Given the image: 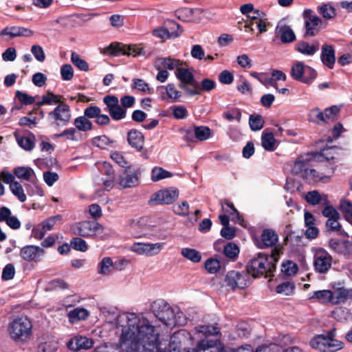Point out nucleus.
I'll return each instance as SVG.
<instances>
[{
    "label": "nucleus",
    "instance_id": "1",
    "mask_svg": "<svg viewBox=\"0 0 352 352\" xmlns=\"http://www.w3.org/2000/svg\"><path fill=\"white\" fill-rule=\"evenodd\" d=\"M116 326L121 328L119 346L104 344L93 352H172L169 346L162 348L157 327L145 317L135 313H124L116 316Z\"/></svg>",
    "mask_w": 352,
    "mask_h": 352
},
{
    "label": "nucleus",
    "instance_id": "2",
    "mask_svg": "<svg viewBox=\"0 0 352 352\" xmlns=\"http://www.w3.org/2000/svg\"><path fill=\"white\" fill-rule=\"evenodd\" d=\"M278 256L279 252L276 249L270 254L258 253L248 263L247 272L254 278L270 277L276 270Z\"/></svg>",
    "mask_w": 352,
    "mask_h": 352
},
{
    "label": "nucleus",
    "instance_id": "3",
    "mask_svg": "<svg viewBox=\"0 0 352 352\" xmlns=\"http://www.w3.org/2000/svg\"><path fill=\"white\" fill-rule=\"evenodd\" d=\"M151 310L155 316L166 326L183 325L186 322L182 312L175 313L174 309L162 299L154 301L151 305Z\"/></svg>",
    "mask_w": 352,
    "mask_h": 352
},
{
    "label": "nucleus",
    "instance_id": "4",
    "mask_svg": "<svg viewBox=\"0 0 352 352\" xmlns=\"http://www.w3.org/2000/svg\"><path fill=\"white\" fill-rule=\"evenodd\" d=\"M314 159L298 158L292 167L293 174L302 177L309 182H316L324 178L327 173L320 172L313 168Z\"/></svg>",
    "mask_w": 352,
    "mask_h": 352
},
{
    "label": "nucleus",
    "instance_id": "5",
    "mask_svg": "<svg viewBox=\"0 0 352 352\" xmlns=\"http://www.w3.org/2000/svg\"><path fill=\"white\" fill-rule=\"evenodd\" d=\"M175 76L179 80V87L188 95L192 96L199 94V84L195 80L193 74L187 68H177Z\"/></svg>",
    "mask_w": 352,
    "mask_h": 352
},
{
    "label": "nucleus",
    "instance_id": "6",
    "mask_svg": "<svg viewBox=\"0 0 352 352\" xmlns=\"http://www.w3.org/2000/svg\"><path fill=\"white\" fill-rule=\"evenodd\" d=\"M32 327V323L28 318L19 317L9 324L8 330L13 340H24L30 335Z\"/></svg>",
    "mask_w": 352,
    "mask_h": 352
},
{
    "label": "nucleus",
    "instance_id": "7",
    "mask_svg": "<svg viewBox=\"0 0 352 352\" xmlns=\"http://www.w3.org/2000/svg\"><path fill=\"white\" fill-rule=\"evenodd\" d=\"M336 151L335 148H326L322 149L320 153H316L313 157L315 161L317 159L318 161L324 163L320 166V172L327 173L324 178L331 177L334 173L336 164L333 160L335 159Z\"/></svg>",
    "mask_w": 352,
    "mask_h": 352
},
{
    "label": "nucleus",
    "instance_id": "8",
    "mask_svg": "<svg viewBox=\"0 0 352 352\" xmlns=\"http://www.w3.org/2000/svg\"><path fill=\"white\" fill-rule=\"evenodd\" d=\"M103 54L109 56H118L122 54L127 56H136L144 55V49L136 45H124L122 43H111L103 49Z\"/></svg>",
    "mask_w": 352,
    "mask_h": 352
},
{
    "label": "nucleus",
    "instance_id": "9",
    "mask_svg": "<svg viewBox=\"0 0 352 352\" xmlns=\"http://www.w3.org/2000/svg\"><path fill=\"white\" fill-rule=\"evenodd\" d=\"M317 73L313 68L302 62L296 63L291 69V76L296 80L309 84L316 77Z\"/></svg>",
    "mask_w": 352,
    "mask_h": 352
},
{
    "label": "nucleus",
    "instance_id": "10",
    "mask_svg": "<svg viewBox=\"0 0 352 352\" xmlns=\"http://www.w3.org/2000/svg\"><path fill=\"white\" fill-rule=\"evenodd\" d=\"M102 101L106 106L104 110L109 113L113 120H122L126 117V111H124V108L120 104L117 96L107 95L103 98Z\"/></svg>",
    "mask_w": 352,
    "mask_h": 352
},
{
    "label": "nucleus",
    "instance_id": "11",
    "mask_svg": "<svg viewBox=\"0 0 352 352\" xmlns=\"http://www.w3.org/2000/svg\"><path fill=\"white\" fill-rule=\"evenodd\" d=\"M333 258L324 249L315 248L314 250V267L320 274L327 273L331 267Z\"/></svg>",
    "mask_w": 352,
    "mask_h": 352
},
{
    "label": "nucleus",
    "instance_id": "12",
    "mask_svg": "<svg viewBox=\"0 0 352 352\" xmlns=\"http://www.w3.org/2000/svg\"><path fill=\"white\" fill-rule=\"evenodd\" d=\"M101 229V225L95 221L78 222L71 227V231L74 234L83 237L93 236Z\"/></svg>",
    "mask_w": 352,
    "mask_h": 352
},
{
    "label": "nucleus",
    "instance_id": "13",
    "mask_svg": "<svg viewBox=\"0 0 352 352\" xmlns=\"http://www.w3.org/2000/svg\"><path fill=\"white\" fill-rule=\"evenodd\" d=\"M165 243L158 242L155 243H134L131 250L139 255L154 256L157 255L163 249Z\"/></svg>",
    "mask_w": 352,
    "mask_h": 352
},
{
    "label": "nucleus",
    "instance_id": "14",
    "mask_svg": "<svg viewBox=\"0 0 352 352\" xmlns=\"http://www.w3.org/2000/svg\"><path fill=\"white\" fill-rule=\"evenodd\" d=\"M179 196V191L175 188L159 190L153 194L149 200L150 204H170Z\"/></svg>",
    "mask_w": 352,
    "mask_h": 352
},
{
    "label": "nucleus",
    "instance_id": "15",
    "mask_svg": "<svg viewBox=\"0 0 352 352\" xmlns=\"http://www.w3.org/2000/svg\"><path fill=\"white\" fill-rule=\"evenodd\" d=\"M139 169L129 166L120 177L118 184L122 188H133L139 184Z\"/></svg>",
    "mask_w": 352,
    "mask_h": 352
},
{
    "label": "nucleus",
    "instance_id": "16",
    "mask_svg": "<svg viewBox=\"0 0 352 352\" xmlns=\"http://www.w3.org/2000/svg\"><path fill=\"white\" fill-rule=\"evenodd\" d=\"M49 116L56 120L58 125H67L71 120V109L69 106L60 102L55 109L49 113Z\"/></svg>",
    "mask_w": 352,
    "mask_h": 352
},
{
    "label": "nucleus",
    "instance_id": "17",
    "mask_svg": "<svg viewBox=\"0 0 352 352\" xmlns=\"http://www.w3.org/2000/svg\"><path fill=\"white\" fill-rule=\"evenodd\" d=\"M274 35L275 38H279L283 43H290L296 40L294 32L284 20H281L277 23Z\"/></svg>",
    "mask_w": 352,
    "mask_h": 352
},
{
    "label": "nucleus",
    "instance_id": "18",
    "mask_svg": "<svg viewBox=\"0 0 352 352\" xmlns=\"http://www.w3.org/2000/svg\"><path fill=\"white\" fill-rule=\"evenodd\" d=\"M225 281L227 285L233 289H243L246 286L247 276L243 272L230 271L228 272Z\"/></svg>",
    "mask_w": 352,
    "mask_h": 352
},
{
    "label": "nucleus",
    "instance_id": "19",
    "mask_svg": "<svg viewBox=\"0 0 352 352\" xmlns=\"http://www.w3.org/2000/svg\"><path fill=\"white\" fill-rule=\"evenodd\" d=\"M43 249L36 245H26L20 251L21 257L28 262H38L44 254Z\"/></svg>",
    "mask_w": 352,
    "mask_h": 352
},
{
    "label": "nucleus",
    "instance_id": "20",
    "mask_svg": "<svg viewBox=\"0 0 352 352\" xmlns=\"http://www.w3.org/2000/svg\"><path fill=\"white\" fill-rule=\"evenodd\" d=\"M33 34L34 31L32 30L20 26L6 27L0 32V36H10L11 38L18 36L30 37Z\"/></svg>",
    "mask_w": 352,
    "mask_h": 352
},
{
    "label": "nucleus",
    "instance_id": "21",
    "mask_svg": "<svg viewBox=\"0 0 352 352\" xmlns=\"http://www.w3.org/2000/svg\"><path fill=\"white\" fill-rule=\"evenodd\" d=\"M320 59L329 69H333L336 62V52L331 45L324 44L321 49Z\"/></svg>",
    "mask_w": 352,
    "mask_h": 352
},
{
    "label": "nucleus",
    "instance_id": "22",
    "mask_svg": "<svg viewBox=\"0 0 352 352\" xmlns=\"http://www.w3.org/2000/svg\"><path fill=\"white\" fill-rule=\"evenodd\" d=\"M223 240H219L214 243V248L216 251H221V245H223V252L224 255L230 258L234 259L239 253V247L232 243H228L226 245H223Z\"/></svg>",
    "mask_w": 352,
    "mask_h": 352
},
{
    "label": "nucleus",
    "instance_id": "23",
    "mask_svg": "<svg viewBox=\"0 0 352 352\" xmlns=\"http://www.w3.org/2000/svg\"><path fill=\"white\" fill-rule=\"evenodd\" d=\"M261 240L258 243V247L263 249L272 247L278 242V236L272 229H265L261 234Z\"/></svg>",
    "mask_w": 352,
    "mask_h": 352
},
{
    "label": "nucleus",
    "instance_id": "24",
    "mask_svg": "<svg viewBox=\"0 0 352 352\" xmlns=\"http://www.w3.org/2000/svg\"><path fill=\"white\" fill-rule=\"evenodd\" d=\"M127 142L137 151H141L144 147V137L140 131L131 129L127 133Z\"/></svg>",
    "mask_w": 352,
    "mask_h": 352
},
{
    "label": "nucleus",
    "instance_id": "25",
    "mask_svg": "<svg viewBox=\"0 0 352 352\" xmlns=\"http://www.w3.org/2000/svg\"><path fill=\"white\" fill-rule=\"evenodd\" d=\"M349 298H352V289H346L344 287H337L332 292L331 304L344 303Z\"/></svg>",
    "mask_w": 352,
    "mask_h": 352
},
{
    "label": "nucleus",
    "instance_id": "26",
    "mask_svg": "<svg viewBox=\"0 0 352 352\" xmlns=\"http://www.w3.org/2000/svg\"><path fill=\"white\" fill-rule=\"evenodd\" d=\"M5 221L12 229L16 230L21 226V223L17 217L11 215V210L5 206L0 208V222Z\"/></svg>",
    "mask_w": 352,
    "mask_h": 352
},
{
    "label": "nucleus",
    "instance_id": "27",
    "mask_svg": "<svg viewBox=\"0 0 352 352\" xmlns=\"http://www.w3.org/2000/svg\"><path fill=\"white\" fill-rule=\"evenodd\" d=\"M336 331L335 329H332L327 332V343L326 352H336L342 349L344 343L335 338Z\"/></svg>",
    "mask_w": 352,
    "mask_h": 352
},
{
    "label": "nucleus",
    "instance_id": "28",
    "mask_svg": "<svg viewBox=\"0 0 352 352\" xmlns=\"http://www.w3.org/2000/svg\"><path fill=\"white\" fill-rule=\"evenodd\" d=\"M92 345V340L83 336L76 337L68 342V347L74 351L88 349L91 348Z\"/></svg>",
    "mask_w": 352,
    "mask_h": 352
},
{
    "label": "nucleus",
    "instance_id": "29",
    "mask_svg": "<svg viewBox=\"0 0 352 352\" xmlns=\"http://www.w3.org/2000/svg\"><path fill=\"white\" fill-rule=\"evenodd\" d=\"M296 50L304 55L313 56L319 50V43L315 41L313 44L310 45L306 41H300L296 45Z\"/></svg>",
    "mask_w": 352,
    "mask_h": 352
},
{
    "label": "nucleus",
    "instance_id": "30",
    "mask_svg": "<svg viewBox=\"0 0 352 352\" xmlns=\"http://www.w3.org/2000/svg\"><path fill=\"white\" fill-rule=\"evenodd\" d=\"M182 62L179 60L174 59L170 57L160 58L155 64L157 69H160V66L166 69L173 70L175 68H180Z\"/></svg>",
    "mask_w": 352,
    "mask_h": 352
},
{
    "label": "nucleus",
    "instance_id": "31",
    "mask_svg": "<svg viewBox=\"0 0 352 352\" xmlns=\"http://www.w3.org/2000/svg\"><path fill=\"white\" fill-rule=\"evenodd\" d=\"M89 316V312L87 309L83 307H77L67 314L69 320L71 323H75L79 320H85Z\"/></svg>",
    "mask_w": 352,
    "mask_h": 352
},
{
    "label": "nucleus",
    "instance_id": "32",
    "mask_svg": "<svg viewBox=\"0 0 352 352\" xmlns=\"http://www.w3.org/2000/svg\"><path fill=\"white\" fill-rule=\"evenodd\" d=\"M322 23V20L319 16L308 18L305 21V36H314L316 35V31L319 30V25Z\"/></svg>",
    "mask_w": 352,
    "mask_h": 352
},
{
    "label": "nucleus",
    "instance_id": "33",
    "mask_svg": "<svg viewBox=\"0 0 352 352\" xmlns=\"http://www.w3.org/2000/svg\"><path fill=\"white\" fill-rule=\"evenodd\" d=\"M14 173L16 177L20 179H23L28 182L33 181L35 177V173L34 170L30 167L19 166L16 167Z\"/></svg>",
    "mask_w": 352,
    "mask_h": 352
},
{
    "label": "nucleus",
    "instance_id": "34",
    "mask_svg": "<svg viewBox=\"0 0 352 352\" xmlns=\"http://www.w3.org/2000/svg\"><path fill=\"white\" fill-rule=\"evenodd\" d=\"M318 12L324 19L330 20L336 15L335 8L330 3H324L317 7Z\"/></svg>",
    "mask_w": 352,
    "mask_h": 352
},
{
    "label": "nucleus",
    "instance_id": "35",
    "mask_svg": "<svg viewBox=\"0 0 352 352\" xmlns=\"http://www.w3.org/2000/svg\"><path fill=\"white\" fill-rule=\"evenodd\" d=\"M16 141L20 147L25 151H32L35 146V137L32 134L28 136L17 135Z\"/></svg>",
    "mask_w": 352,
    "mask_h": 352
},
{
    "label": "nucleus",
    "instance_id": "36",
    "mask_svg": "<svg viewBox=\"0 0 352 352\" xmlns=\"http://www.w3.org/2000/svg\"><path fill=\"white\" fill-rule=\"evenodd\" d=\"M327 333L315 336L309 342L311 348L326 352Z\"/></svg>",
    "mask_w": 352,
    "mask_h": 352
},
{
    "label": "nucleus",
    "instance_id": "37",
    "mask_svg": "<svg viewBox=\"0 0 352 352\" xmlns=\"http://www.w3.org/2000/svg\"><path fill=\"white\" fill-rule=\"evenodd\" d=\"M58 346V343L54 339L48 338L47 340H41L38 346V352H54Z\"/></svg>",
    "mask_w": 352,
    "mask_h": 352
},
{
    "label": "nucleus",
    "instance_id": "38",
    "mask_svg": "<svg viewBox=\"0 0 352 352\" xmlns=\"http://www.w3.org/2000/svg\"><path fill=\"white\" fill-rule=\"evenodd\" d=\"M153 34L159 38L166 40L168 38H177L180 35V32H170V30L166 28L165 26L164 25L163 27L153 30Z\"/></svg>",
    "mask_w": 352,
    "mask_h": 352
},
{
    "label": "nucleus",
    "instance_id": "39",
    "mask_svg": "<svg viewBox=\"0 0 352 352\" xmlns=\"http://www.w3.org/2000/svg\"><path fill=\"white\" fill-rule=\"evenodd\" d=\"M262 146L267 151H274L276 149V140L273 133H263L261 137Z\"/></svg>",
    "mask_w": 352,
    "mask_h": 352
},
{
    "label": "nucleus",
    "instance_id": "40",
    "mask_svg": "<svg viewBox=\"0 0 352 352\" xmlns=\"http://www.w3.org/2000/svg\"><path fill=\"white\" fill-rule=\"evenodd\" d=\"M74 124L80 131H88L93 129L92 122L85 115L76 118Z\"/></svg>",
    "mask_w": 352,
    "mask_h": 352
},
{
    "label": "nucleus",
    "instance_id": "41",
    "mask_svg": "<svg viewBox=\"0 0 352 352\" xmlns=\"http://www.w3.org/2000/svg\"><path fill=\"white\" fill-rule=\"evenodd\" d=\"M306 201L311 205L315 206L324 201L323 204H325L327 202L326 195L323 197L317 190H312L308 192L305 195Z\"/></svg>",
    "mask_w": 352,
    "mask_h": 352
},
{
    "label": "nucleus",
    "instance_id": "42",
    "mask_svg": "<svg viewBox=\"0 0 352 352\" xmlns=\"http://www.w3.org/2000/svg\"><path fill=\"white\" fill-rule=\"evenodd\" d=\"M113 270V263L109 257H104L98 264V272L102 275H109Z\"/></svg>",
    "mask_w": 352,
    "mask_h": 352
},
{
    "label": "nucleus",
    "instance_id": "43",
    "mask_svg": "<svg viewBox=\"0 0 352 352\" xmlns=\"http://www.w3.org/2000/svg\"><path fill=\"white\" fill-rule=\"evenodd\" d=\"M185 333L183 331H178L175 333L170 338L169 342V346L173 349L172 352H180L179 349L181 346V336H184ZM181 352H190V349H184Z\"/></svg>",
    "mask_w": 352,
    "mask_h": 352
},
{
    "label": "nucleus",
    "instance_id": "44",
    "mask_svg": "<svg viewBox=\"0 0 352 352\" xmlns=\"http://www.w3.org/2000/svg\"><path fill=\"white\" fill-rule=\"evenodd\" d=\"M92 143L94 146L100 148L107 149L110 146H113L114 141L111 140L109 137L106 135H100L95 137L92 140Z\"/></svg>",
    "mask_w": 352,
    "mask_h": 352
},
{
    "label": "nucleus",
    "instance_id": "45",
    "mask_svg": "<svg viewBox=\"0 0 352 352\" xmlns=\"http://www.w3.org/2000/svg\"><path fill=\"white\" fill-rule=\"evenodd\" d=\"M181 254L193 263H199L201 259V254L195 249L185 248L181 251Z\"/></svg>",
    "mask_w": 352,
    "mask_h": 352
},
{
    "label": "nucleus",
    "instance_id": "46",
    "mask_svg": "<svg viewBox=\"0 0 352 352\" xmlns=\"http://www.w3.org/2000/svg\"><path fill=\"white\" fill-rule=\"evenodd\" d=\"M308 117L310 122L318 124H323L326 123L324 113L321 111L318 108L311 109L309 113Z\"/></svg>",
    "mask_w": 352,
    "mask_h": 352
},
{
    "label": "nucleus",
    "instance_id": "47",
    "mask_svg": "<svg viewBox=\"0 0 352 352\" xmlns=\"http://www.w3.org/2000/svg\"><path fill=\"white\" fill-rule=\"evenodd\" d=\"M332 291L324 289L318 290L313 293V295L309 297L310 299H318L322 302L331 303Z\"/></svg>",
    "mask_w": 352,
    "mask_h": 352
},
{
    "label": "nucleus",
    "instance_id": "48",
    "mask_svg": "<svg viewBox=\"0 0 352 352\" xmlns=\"http://www.w3.org/2000/svg\"><path fill=\"white\" fill-rule=\"evenodd\" d=\"M294 283L292 281H287L277 285L276 287V292L279 294L290 296L294 294Z\"/></svg>",
    "mask_w": 352,
    "mask_h": 352
},
{
    "label": "nucleus",
    "instance_id": "49",
    "mask_svg": "<svg viewBox=\"0 0 352 352\" xmlns=\"http://www.w3.org/2000/svg\"><path fill=\"white\" fill-rule=\"evenodd\" d=\"M195 329L198 333H201L205 336H218L220 333L219 328L214 325H199Z\"/></svg>",
    "mask_w": 352,
    "mask_h": 352
},
{
    "label": "nucleus",
    "instance_id": "50",
    "mask_svg": "<svg viewBox=\"0 0 352 352\" xmlns=\"http://www.w3.org/2000/svg\"><path fill=\"white\" fill-rule=\"evenodd\" d=\"M131 87L140 91L148 94H151L153 90L145 80L141 78H133L132 80Z\"/></svg>",
    "mask_w": 352,
    "mask_h": 352
},
{
    "label": "nucleus",
    "instance_id": "51",
    "mask_svg": "<svg viewBox=\"0 0 352 352\" xmlns=\"http://www.w3.org/2000/svg\"><path fill=\"white\" fill-rule=\"evenodd\" d=\"M172 173L161 167H155L151 171V179L157 182L172 177Z\"/></svg>",
    "mask_w": 352,
    "mask_h": 352
},
{
    "label": "nucleus",
    "instance_id": "52",
    "mask_svg": "<svg viewBox=\"0 0 352 352\" xmlns=\"http://www.w3.org/2000/svg\"><path fill=\"white\" fill-rule=\"evenodd\" d=\"M241 117V111L238 108H232L223 113V118L229 122L236 120L238 123H240Z\"/></svg>",
    "mask_w": 352,
    "mask_h": 352
},
{
    "label": "nucleus",
    "instance_id": "53",
    "mask_svg": "<svg viewBox=\"0 0 352 352\" xmlns=\"http://www.w3.org/2000/svg\"><path fill=\"white\" fill-rule=\"evenodd\" d=\"M61 96L59 95H55L52 92H48L47 95L42 96V100L37 102V104L38 106H42L44 104H56V103H60L61 102Z\"/></svg>",
    "mask_w": 352,
    "mask_h": 352
},
{
    "label": "nucleus",
    "instance_id": "54",
    "mask_svg": "<svg viewBox=\"0 0 352 352\" xmlns=\"http://www.w3.org/2000/svg\"><path fill=\"white\" fill-rule=\"evenodd\" d=\"M249 124L252 131H256L263 127L264 120L261 115L253 114L250 116Z\"/></svg>",
    "mask_w": 352,
    "mask_h": 352
},
{
    "label": "nucleus",
    "instance_id": "55",
    "mask_svg": "<svg viewBox=\"0 0 352 352\" xmlns=\"http://www.w3.org/2000/svg\"><path fill=\"white\" fill-rule=\"evenodd\" d=\"M10 188L12 194L16 197L21 202H24L26 200V195L23 186L19 182H15L14 184H11Z\"/></svg>",
    "mask_w": 352,
    "mask_h": 352
},
{
    "label": "nucleus",
    "instance_id": "56",
    "mask_svg": "<svg viewBox=\"0 0 352 352\" xmlns=\"http://www.w3.org/2000/svg\"><path fill=\"white\" fill-rule=\"evenodd\" d=\"M340 217H335L327 219L326 222L327 230L329 232L342 234V226L339 222Z\"/></svg>",
    "mask_w": 352,
    "mask_h": 352
},
{
    "label": "nucleus",
    "instance_id": "57",
    "mask_svg": "<svg viewBox=\"0 0 352 352\" xmlns=\"http://www.w3.org/2000/svg\"><path fill=\"white\" fill-rule=\"evenodd\" d=\"M195 138L199 141H204L208 139L210 136V129L204 126H194Z\"/></svg>",
    "mask_w": 352,
    "mask_h": 352
},
{
    "label": "nucleus",
    "instance_id": "58",
    "mask_svg": "<svg viewBox=\"0 0 352 352\" xmlns=\"http://www.w3.org/2000/svg\"><path fill=\"white\" fill-rule=\"evenodd\" d=\"M199 12L197 10H192V8H185L177 12V17L184 21H195L193 17V12Z\"/></svg>",
    "mask_w": 352,
    "mask_h": 352
},
{
    "label": "nucleus",
    "instance_id": "59",
    "mask_svg": "<svg viewBox=\"0 0 352 352\" xmlns=\"http://www.w3.org/2000/svg\"><path fill=\"white\" fill-rule=\"evenodd\" d=\"M340 111V108L336 105L326 108L324 112L326 123L334 121L336 119Z\"/></svg>",
    "mask_w": 352,
    "mask_h": 352
},
{
    "label": "nucleus",
    "instance_id": "60",
    "mask_svg": "<svg viewBox=\"0 0 352 352\" xmlns=\"http://www.w3.org/2000/svg\"><path fill=\"white\" fill-rule=\"evenodd\" d=\"M298 265L292 261H288L286 263H283L282 264L281 271L286 276H294L298 272Z\"/></svg>",
    "mask_w": 352,
    "mask_h": 352
},
{
    "label": "nucleus",
    "instance_id": "61",
    "mask_svg": "<svg viewBox=\"0 0 352 352\" xmlns=\"http://www.w3.org/2000/svg\"><path fill=\"white\" fill-rule=\"evenodd\" d=\"M71 60L74 65L78 67L80 70L87 72L89 70L88 63L83 59H82L78 54L75 52H72L71 56Z\"/></svg>",
    "mask_w": 352,
    "mask_h": 352
},
{
    "label": "nucleus",
    "instance_id": "62",
    "mask_svg": "<svg viewBox=\"0 0 352 352\" xmlns=\"http://www.w3.org/2000/svg\"><path fill=\"white\" fill-rule=\"evenodd\" d=\"M205 268L210 274H215L220 268V262L217 258H210L206 261Z\"/></svg>",
    "mask_w": 352,
    "mask_h": 352
},
{
    "label": "nucleus",
    "instance_id": "63",
    "mask_svg": "<svg viewBox=\"0 0 352 352\" xmlns=\"http://www.w3.org/2000/svg\"><path fill=\"white\" fill-rule=\"evenodd\" d=\"M111 158L113 161H114L118 165L120 166L127 168L129 166H131L129 164V162L126 161V158L123 155L122 153L118 151H113L111 153Z\"/></svg>",
    "mask_w": 352,
    "mask_h": 352
},
{
    "label": "nucleus",
    "instance_id": "64",
    "mask_svg": "<svg viewBox=\"0 0 352 352\" xmlns=\"http://www.w3.org/2000/svg\"><path fill=\"white\" fill-rule=\"evenodd\" d=\"M173 211L177 215L186 217L189 214V204L187 201H182L173 206Z\"/></svg>",
    "mask_w": 352,
    "mask_h": 352
}]
</instances>
